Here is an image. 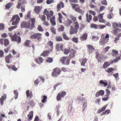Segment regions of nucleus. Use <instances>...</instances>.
Here are the masks:
<instances>
[{
    "label": "nucleus",
    "instance_id": "obj_34",
    "mask_svg": "<svg viewBox=\"0 0 121 121\" xmlns=\"http://www.w3.org/2000/svg\"><path fill=\"white\" fill-rule=\"evenodd\" d=\"M82 61L81 63V65L85 66V64L86 62L87 59L86 58H82Z\"/></svg>",
    "mask_w": 121,
    "mask_h": 121
},
{
    "label": "nucleus",
    "instance_id": "obj_62",
    "mask_svg": "<svg viewBox=\"0 0 121 121\" xmlns=\"http://www.w3.org/2000/svg\"><path fill=\"white\" fill-rule=\"evenodd\" d=\"M11 68H12V69L14 71H15L17 70V68H16L15 65H13L12 66Z\"/></svg>",
    "mask_w": 121,
    "mask_h": 121
},
{
    "label": "nucleus",
    "instance_id": "obj_52",
    "mask_svg": "<svg viewBox=\"0 0 121 121\" xmlns=\"http://www.w3.org/2000/svg\"><path fill=\"white\" fill-rule=\"evenodd\" d=\"M11 4L10 3H9L7 4L5 6V7L7 9L11 7Z\"/></svg>",
    "mask_w": 121,
    "mask_h": 121
},
{
    "label": "nucleus",
    "instance_id": "obj_50",
    "mask_svg": "<svg viewBox=\"0 0 121 121\" xmlns=\"http://www.w3.org/2000/svg\"><path fill=\"white\" fill-rule=\"evenodd\" d=\"M99 21L100 22H102L104 23H105L106 22V20L103 18L99 19Z\"/></svg>",
    "mask_w": 121,
    "mask_h": 121
},
{
    "label": "nucleus",
    "instance_id": "obj_20",
    "mask_svg": "<svg viewBox=\"0 0 121 121\" xmlns=\"http://www.w3.org/2000/svg\"><path fill=\"white\" fill-rule=\"evenodd\" d=\"M121 31V29L117 28H115L113 31V33L115 35L118 34Z\"/></svg>",
    "mask_w": 121,
    "mask_h": 121
},
{
    "label": "nucleus",
    "instance_id": "obj_58",
    "mask_svg": "<svg viewBox=\"0 0 121 121\" xmlns=\"http://www.w3.org/2000/svg\"><path fill=\"white\" fill-rule=\"evenodd\" d=\"M87 105L86 103H84L83 105V110L84 111L85 108L86 107Z\"/></svg>",
    "mask_w": 121,
    "mask_h": 121
},
{
    "label": "nucleus",
    "instance_id": "obj_51",
    "mask_svg": "<svg viewBox=\"0 0 121 121\" xmlns=\"http://www.w3.org/2000/svg\"><path fill=\"white\" fill-rule=\"evenodd\" d=\"M4 52L2 50H0V57L1 58L4 56Z\"/></svg>",
    "mask_w": 121,
    "mask_h": 121
},
{
    "label": "nucleus",
    "instance_id": "obj_32",
    "mask_svg": "<svg viewBox=\"0 0 121 121\" xmlns=\"http://www.w3.org/2000/svg\"><path fill=\"white\" fill-rule=\"evenodd\" d=\"M90 27L91 28L97 29L98 28V26L97 25L92 23L90 25Z\"/></svg>",
    "mask_w": 121,
    "mask_h": 121
},
{
    "label": "nucleus",
    "instance_id": "obj_43",
    "mask_svg": "<svg viewBox=\"0 0 121 121\" xmlns=\"http://www.w3.org/2000/svg\"><path fill=\"white\" fill-rule=\"evenodd\" d=\"M99 83L101 84H104V86H106L108 84L107 83L104 82V81L102 80L100 81Z\"/></svg>",
    "mask_w": 121,
    "mask_h": 121
},
{
    "label": "nucleus",
    "instance_id": "obj_2",
    "mask_svg": "<svg viewBox=\"0 0 121 121\" xmlns=\"http://www.w3.org/2000/svg\"><path fill=\"white\" fill-rule=\"evenodd\" d=\"M74 24V29H73V26H70V34L71 35L77 33L78 32V30L79 28V25L77 22H75Z\"/></svg>",
    "mask_w": 121,
    "mask_h": 121
},
{
    "label": "nucleus",
    "instance_id": "obj_25",
    "mask_svg": "<svg viewBox=\"0 0 121 121\" xmlns=\"http://www.w3.org/2000/svg\"><path fill=\"white\" fill-rule=\"evenodd\" d=\"M56 47L57 49L58 50H61L62 51L63 50L62 49V48H63V46L62 44H57L56 45Z\"/></svg>",
    "mask_w": 121,
    "mask_h": 121
},
{
    "label": "nucleus",
    "instance_id": "obj_5",
    "mask_svg": "<svg viewBox=\"0 0 121 121\" xmlns=\"http://www.w3.org/2000/svg\"><path fill=\"white\" fill-rule=\"evenodd\" d=\"M20 18L17 15H16L13 16L12 17L11 21H13L12 24L13 25H17L20 21Z\"/></svg>",
    "mask_w": 121,
    "mask_h": 121
},
{
    "label": "nucleus",
    "instance_id": "obj_41",
    "mask_svg": "<svg viewBox=\"0 0 121 121\" xmlns=\"http://www.w3.org/2000/svg\"><path fill=\"white\" fill-rule=\"evenodd\" d=\"M64 29V27L63 25H61L60 27L58 29L59 31H63Z\"/></svg>",
    "mask_w": 121,
    "mask_h": 121
},
{
    "label": "nucleus",
    "instance_id": "obj_28",
    "mask_svg": "<svg viewBox=\"0 0 121 121\" xmlns=\"http://www.w3.org/2000/svg\"><path fill=\"white\" fill-rule=\"evenodd\" d=\"M26 94L27 98H28L29 97H30V98H31L32 97V93L31 92H30L29 90H27L26 92Z\"/></svg>",
    "mask_w": 121,
    "mask_h": 121
},
{
    "label": "nucleus",
    "instance_id": "obj_16",
    "mask_svg": "<svg viewBox=\"0 0 121 121\" xmlns=\"http://www.w3.org/2000/svg\"><path fill=\"white\" fill-rule=\"evenodd\" d=\"M104 91L102 90H100L98 91L96 93L95 95L96 97H98L100 95L102 96L104 94Z\"/></svg>",
    "mask_w": 121,
    "mask_h": 121
},
{
    "label": "nucleus",
    "instance_id": "obj_17",
    "mask_svg": "<svg viewBox=\"0 0 121 121\" xmlns=\"http://www.w3.org/2000/svg\"><path fill=\"white\" fill-rule=\"evenodd\" d=\"M7 98L6 95L5 94H3L1 96V97L0 98V102L1 105H2L3 104L4 101Z\"/></svg>",
    "mask_w": 121,
    "mask_h": 121
},
{
    "label": "nucleus",
    "instance_id": "obj_56",
    "mask_svg": "<svg viewBox=\"0 0 121 121\" xmlns=\"http://www.w3.org/2000/svg\"><path fill=\"white\" fill-rule=\"evenodd\" d=\"M51 30L52 32L54 34H55L56 33V30L53 27H52L51 28Z\"/></svg>",
    "mask_w": 121,
    "mask_h": 121
},
{
    "label": "nucleus",
    "instance_id": "obj_3",
    "mask_svg": "<svg viewBox=\"0 0 121 121\" xmlns=\"http://www.w3.org/2000/svg\"><path fill=\"white\" fill-rule=\"evenodd\" d=\"M120 58V57L117 56L115 59H114L113 60L110 61L109 62L108 61L105 62L103 65V68L104 69L107 68L110 65L112 64L114 62H116Z\"/></svg>",
    "mask_w": 121,
    "mask_h": 121
},
{
    "label": "nucleus",
    "instance_id": "obj_29",
    "mask_svg": "<svg viewBox=\"0 0 121 121\" xmlns=\"http://www.w3.org/2000/svg\"><path fill=\"white\" fill-rule=\"evenodd\" d=\"M43 99L42 100V103H43L46 102L47 100V97L46 95H43L42 96Z\"/></svg>",
    "mask_w": 121,
    "mask_h": 121
},
{
    "label": "nucleus",
    "instance_id": "obj_35",
    "mask_svg": "<svg viewBox=\"0 0 121 121\" xmlns=\"http://www.w3.org/2000/svg\"><path fill=\"white\" fill-rule=\"evenodd\" d=\"M121 36V32L116 37L114 40L115 43H116L117 41L119 39V37Z\"/></svg>",
    "mask_w": 121,
    "mask_h": 121
},
{
    "label": "nucleus",
    "instance_id": "obj_49",
    "mask_svg": "<svg viewBox=\"0 0 121 121\" xmlns=\"http://www.w3.org/2000/svg\"><path fill=\"white\" fill-rule=\"evenodd\" d=\"M50 21L51 23V24L52 26H54L56 25V22L54 20L50 19Z\"/></svg>",
    "mask_w": 121,
    "mask_h": 121
},
{
    "label": "nucleus",
    "instance_id": "obj_55",
    "mask_svg": "<svg viewBox=\"0 0 121 121\" xmlns=\"http://www.w3.org/2000/svg\"><path fill=\"white\" fill-rule=\"evenodd\" d=\"M88 12L90 13L93 15V16H95V13L94 11L91 10H89V11Z\"/></svg>",
    "mask_w": 121,
    "mask_h": 121
},
{
    "label": "nucleus",
    "instance_id": "obj_26",
    "mask_svg": "<svg viewBox=\"0 0 121 121\" xmlns=\"http://www.w3.org/2000/svg\"><path fill=\"white\" fill-rule=\"evenodd\" d=\"M107 106L106 105L102 107L100 109L97 111V112L98 113H100L104 111L106 109Z\"/></svg>",
    "mask_w": 121,
    "mask_h": 121
},
{
    "label": "nucleus",
    "instance_id": "obj_44",
    "mask_svg": "<svg viewBox=\"0 0 121 121\" xmlns=\"http://www.w3.org/2000/svg\"><path fill=\"white\" fill-rule=\"evenodd\" d=\"M64 39L65 40H69V38H68L65 33H63L62 35Z\"/></svg>",
    "mask_w": 121,
    "mask_h": 121
},
{
    "label": "nucleus",
    "instance_id": "obj_9",
    "mask_svg": "<svg viewBox=\"0 0 121 121\" xmlns=\"http://www.w3.org/2000/svg\"><path fill=\"white\" fill-rule=\"evenodd\" d=\"M44 13L47 15L48 19H49L53 15L52 11H50L49 12L47 9H45L44 10Z\"/></svg>",
    "mask_w": 121,
    "mask_h": 121
},
{
    "label": "nucleus",
    "instance_id": "obj_40",
    "mask_svg": "<svg viewBox=\"0 0 121 121\" xmlns=\"http://www.w3.org/2000/svg\"><path fill=\"white\" fill-rule=\"evenodd\" d=\"M70 52V50L69 49H67L65 48L64 49V53L65 54H68Z\"/></svg>",
    "mask_w": 121,
    "mask_h": 121
},
{
    "label": "nucleus",
    "instance_id": "obj_60",
    "mask_svg": "<svg viewBox=\"0 0 121 121\" xmlns=\"http://www.w3.org/2000/svg\"><path fill=\"white\" fill-rule=\"evenodd\" d=\"M4 25L2 24H0V30H2L4 29Z\"/></svg>",
    "mask_w": 121,
    "mask_h": 121
},
{
    "label": "nucleus",
    "instance_id": "obj_14",
    "mask_svg": "<svg viewBox=\"0 0 121 121\" xmlns=\"http://www.w3.org/2000/svg\"><path fill=\"white\" fill-rule=\"evenodd\" d=\"M35 61L38 64H40L42 63L43 61V60L41 57H39L35 59Z\"/></svg>",
    "mask_w": 121,
    "mask_h": 121
},
{
    "label": "nucleus",
    "instance_id": "obj_15",
    "mask_svg": "<svg viewBox=\"0 0 121 121\" xmlns=\"http://www.w3.org/2000/svg\"><path fill=\"white\" fill-rule=\"evenodd\" d=\"M72 5L73 8L75 9V11L78 12L80 11L81 9H80L79 7L78 6V4H72Z\"/></svg>",
    "mask_w": 121,
    "mask_h": 121
},
{
    "label": "nucleus",
    "instance_id": "obj_13",
    "mask_svg": "<svg viewBox=\"0 0 121 121\" xmlns=\"http://www.w3.org/2000/svg\"><path fill=\"white\" fill-rule=\"evenodd\" d=\"M108 39L106 40L105 39L102 38L99 41V44L101 45H104L108 41Z\"/></svg>",
    "mask_w": 121,
    "mask_h": 121
},
{
    "label": "nucleus",
    "instance_id": "obj_36",
    "mask_svg": "<svg viewBox=\"0 0 121 121\" xmlns=\"http://www.w3.org/2000/svg\"><path fill=\"white\" fill-rule=\"evenodd\" d=\"M53 61V59L50 57H48L46 60V62L51 63Z\"/></svg>",
    "mask_w": 121,
    "mask_h": 121
},
{
    "label": "nucleus",
    "instance_id": "obj_64",
    "mask_svg": "<svg viewBox=\"0 0 121 121\" xmlns=\"http://www.w3.org/2000/svg\"><path fill=\"white\" fill-rule=\"evenodd\" d=\"M99 29H102L105 27L106 26L104 25H99Z\"/></svg>",
    "mask_w": 121,
    "mask_h": 121
},
{
    "label": "nucleus",
    "instance_id": "obj_11",
    "mask_svg": "<svg viewBox=\"0 0 121 121\" xmlns=\"http://www.w3.org/2000/svg\"><path fill=\"white\" fill-rule=\"evenodd\" d=\"M52 51V50L50 49L48 50H46L43 51L41 54V56H48L50 52Z\"/></svg>",
    "mask_w": 121,
    "mask_h": 121
},
{
    "label": "nucleus",
    "instance_id": "obj_8",
    "mask_svg": "<svg viewBox=\"0 0 121 121\" xmlns=\"http://www.w3.org/2000/svg\"><path fill=\"white\" fill-rule=\"evenodd\" d=\"M42 34L39 33H35L31 35L30 38L40 40L41 38Z\"/></svg>",
    "mask_w": 121,
    "mask_h": 121
},
{
    "label": "nucleus",
    "instance_id": "obj_10",
    "mask_svg": "<svg viewBox=\"0 0 121 121\" xmlns=\"http://www.w3.org/2000/svg\"><path fill=\"white\" fill-rule=\"evenodd\" d=\"M66 95V92L64 91H62L58 94L57 96L56 99L58 101L60 100L61 97H63Z\"/></svg>",
    "mask_w": 121,
    "mask_h": 121
},
{
    "label": "nucleus",
    "instance_id": "obj_39",
    "mask_svg": "<svg viewBox=\"0 0 121 121\" xmlns=\"http://www.w3.org/2000/svg\"><path fill=\"white\" fill-rule=\"evenodd\" d=\"M87 46L88 49L89 50L93 51L95 49L91 45H88Z\"/></svg>",
    "mask_w": 121,
    "mask_h": 121
},
{
    "label": "nucleus",
    "instance_id": "obj_61",
    "mask_svg": "<svg viewBox=\"0 0 121 121\" xmlns=\"http://www.w3.org/2000/svg\"><path fill=\"white\" fill-rule=\"evenodd\" d=\"M56 41H59L62 40L61 37H57L56 38Z\"/></svg>",
    "mask_w": 121,
    "mask_h": 121
},
{
    "label": "nucleus",
    "instance_id": "obj_23",
    "mask_svg": "<svg viewBox=\"0 0 121 121\" xmlns=\"http://www.w3.org/2000/svg\"><path fill=\"white\" fill-rule=\"evenodd\" d=\"M64 4L62 2H60V3L58 4L57 6V8L58 10H59L61 8H63L64 7Z\"/></svg>",
    "mask_w": 121,
    "mask_h": 121
},
{
    "label": "nucleus",
    "instance_id": "obj_47",
    "mask_svg": "<svg viewBox=\"0 0 121 121\" xmlns=\"http://www.w3.org/2000/svg\"><path fill=\"white\" fill-rule=\"evenodd\" d=\"M106 96L107 97H109V95L110 94V91L108 89L106 90Z\"/></svg>",
    "mask_w": 121,
    "mask_h": 121
},
{
    "label": "nucleus",
    "instance_id": "obj_59",
    "mask_svg": "<svg viewBox=\"0 0 121 121\" xmlns=\"http://www.w3.org/2000/svg\"><path fill=\"white\" fill-rule=\"evenodd\" d=\"M104 13H100L98 15V17L99 19L102 18H103V15Z\"/></svg>",
    "mask_w": 121,
    "mask_h": 121
},
{
    "label": "nucleus",
    "instance_id": "obj_31",
    "mask_svg": "<svg viewBox=\"0 0 121 121\" xmlns=\"http://www.w3.org/2000/svg\"><path fill=\"white\" fill-rule=\"evenodd\" d=\"M110 112V110L109 109L106 110L104 112H103L100 115H104L108 114Z\"/></svg>",
    "mask_w": 121,
    "mask_h": 121
},
{
    "label": "nucleus",
    "instance_id": "obj_42",
    "mask_svg": "<svg viewBox=\"0 0 121 121\" xmlns=\"http://www.w3.org/2000/svg\"><path fill=\"white\" fill-rule=\"evenodd\" d=\"M72 41L74 42L77 43L78 42V38L77 37H74L72 39Z\"/></svg>",
    "mask_w": 121,
    "mask_h": 121
},
{
    "label": "nucleus",
    "instance_id": "obj_6",
    "mask_svg": "<svg viewBox=\"0 0 121 121\" xmlns=\"http://www.w3.org/2000/svg\"><path fill=\"white\" fill-rule=\"evenodd\" d=\"M61 72L59 68H55L53 69L52 73V76L54 77H57L60 74Z\"/></svg>",
    "mask_w": 121,
    "mask_h": 121
},
{
    "label": "nucleus",
    "instance_id": "obj_37",
    "mask_svg": "<svg viewBox=\"0 0 121 121\" xmlns=\"http://www.w3.org/2000/svg\"><path fill=\"white\" fill-rule=\"evenodd\" d=\"M47 44L50 46L51 48V49L52 50V49L53 46V43L51 41H49L47 43Z\"/></svg>",
    "mask_w": 121,
    "mask_h": 121
},
{
    "label": "nucleus",
    "instance_id": "obj_54",
    "mask_svg": "<svg viewBox=\"0 0 121 121\" xmlns=\"http://www.w3.org/2000/svg\"><path fill=\"white\" fill-rule=\"evenodd\" d=\"M112 52V55L113 56H116L118 53L117 51L116 50H113Z\"/></svg>",
    "mask_w": 121,
    "mask_h": 121
},
{
    "label": "nucleus",
    "instance_id": "obj_19",
    "mask_svg": "<svg viewBox=\"0 0 121 121\" xmlns=\"http://www.w3.org/2000/svg\"><path fill=\"white\" fill-rule=\"evenodd\" d=\"M87 34L86 33H84L80 38V39L82 41L86 40L87 38Z\"/></svg>",
    "mask_w": 121,
    "mask_h": 121
},
{
    "label": "nucleus",
    "instance_id": "obj_33",
    "mask_svg": "<svg viewBox=\"0 0 121 121\" xmlns=\"http://www.w3.org/2000/svg\"><path fill=\"white\" fill-rule=\"evenodd\" d=\"M114 69L112 68H108L105 71L108 73H110L114 70Z\"/></svg>",
    "mask_w": 121,
    "mask_h": 121
},
{
    "label": "nucleus",
    "instance_id": "obj_57",
    "mask_svg": "<svg viewBox=\"0 0 121 121\" xmlns=\"http://www.w3.org/2000/svg\"><path fill=\"white\" fill-rule=\"evenodd\" d=\"M105 8V7L104 6H101L99 10V12H101L103 10H104Z\"/></svg>",
    "mask_w": 121,
    "mask_h": 121
},
{
    "label": "nucleus",
    "instance_id": "obj_38",
    "mask_svg": "<svg viewBox=\"0 0 121 121\" xmlns=\"http://www.w3.org/2000/svg\"><path fill=\"white\" fill-rule=\"evenodd\" d=\"M39 17L43 21H45L46 17L45 16L39 15Z\"/></svg>",
    "mask_w": 121,
    "mask_h": 121
},
{
    "label": "nucleus",
    "instance_id": "obj_48",
    "mask_svg": "<svg viewBox=\"0 0 121 121\" xmlns=\"http://www.w3.org/2000/svg\"><path fill=\"white\" fill-rule=\"evenodd\" d=\"M17 27V25H14L13 26H12L9 28V31H11L12 30L16 28Z\"/></svg>",
    "mask_w": 121,
    "mask_h": 121
},
{
    "label": "nucleus",
    "instance_id": "obj_1",
    "mask_svg": "<svg viewBox=\"0 0 121 121\" xmlns=\"http://www.w3.org/2000/svg\"><path fill=\"white\" fill-rule=\"evenodd\" d=\"M30 21L31 22V24L29 22H23L21 24V28H29L30 29H32L34 27V24L35 23V19L34 18H32L30 19Z\"/></svg>",
    "mask_w": 121,
    "mask_h": 121
},
{
    "label": "nucleus",
    "instance_id": "obj_53",
    "mask_svg": "<svg viewBox=\"0 0 121 121\" xmlns=\"http://www.w3.org/2000/svg\"><path fill=\"white\" fill-rule=\"evenodd\" d=\"M53 2V0H47L46 1V3L48 4H51Z\"/></svg>",
    "mask_w": 121,
    "mask_h": 121
},
{
    "label": "nucleus",
    "instance_id": "obj_24",
    "mask_svg": "<svg viewBox=\"0 0 121 121\" xmlns=\"http://www.w3.org/2000/svg\"><path fill=\"white\" fill-rule=\"evenodd\" d=\"M86 21L88 22H90V21L92 19V16L91 14L88 15V13H87L86 14Z\"/></svg>",
    "mask_w": 121,
    "mask_h": 121
},
{
    "label": "nucleus",
    "instance_id": "obj_27",
    "mask_svg": "<svg viewBox=\"0 0 121 121\" xmlns=\"http://www.w3.org/2000/svg\"><path fill=\"white\" fill-rule=\"evenodd\" d=\"M30 41L29 40H26L24 43V45L26 47H30Z\"/></svg>",
    "mask_w": 121,
    "mask_h": 121
},
{
    "label": "nucleus",
    "instance_id": "obj_45",
    "mask_svg": "<svg viewBox=\"0 0 121 121\" xmlns=\"http://www.w3.org/2000/svg\"><path fill=\"white\" fill-rule=\"evenodd\" d=\"M37 29L38 30L40 31H43L44 30L41 26L40 25L38 26Z\"/></svg>",
    "mask_w": 121,
    "mask_h": 121
},
{
    "label": "nucleus",
    "instance_id": "obj_30",
    "mask_svg": "<svg viewBox=\"0 0 121 121\" xmlns=\"http://www.w3.org/2000/svg\"><path fill=\"white\" fill-rule=\"evenodd\" d=\"M72 21L68 19L66 21V25L67 26H69L72 23Z\"/></svg>",
    "mask_w": 121,
    "mask_h": 121
},
{
    "label": "nucleus",
    "instance_id": "obj_46",
    "mask_svg": "<svg viewBox=\"0 0 121 121\" xmlns=\"http://www.w3.org/2000/svg\"><path fill=\"white\" fill-rule=\"evenodd\" d=\"M9 42L7 39H6L4 40V44L5 46H7L9 45Z\"/></svg>",
    "mask_w": 121,
    "mask_h": 121
},
{
    "label": "nucleus",
    "instance_id": "obj_4",
    "mask_svg": "<svg viewBox=\"0 0 121 121\" xmlns=\"http://www.w3.org/2000/svg\"><path fill=\"white\" fill-rule=\"evenodd\" d=\"M9 34L13 41H17L18 43H19L21 42V38L20 37L17 36L16 33H15L13 35L12 33H9Z\"/></svg>",
    "mask_w": 121,
    "mask_h": 121
},
{
    "label": "nucleus",
    "instance_id": "obj_12",
    "mask_svg": "<svg viewBox=\"0 0 121 121\" xmlns=\"http://www.w3.org/2000/svg\"><path fill=\"white\" fill-rule=\"evenodd\" d=\"M70 53L69 55V59H70L74 57L75 54L76 53V51L74 50L73 49H71L70 50Z\"/></svg>",
    "mask_w": 121,
    "mask_h": 121
},
{
    "label": "nucleus",
    "instance_id": "obj_21",
    "mask_svg": "<svg viewBox=\"0 0 121 121\" xmlns=\"http://www.w3.org/2000/svg\"><path fill=\"white\" fill-rule=\"evenodd\" d=\"M41 8L39 6H35L34 9V11L36 13H39L40 12Z\"/></svg>",
    "mask_w": 121,
    "mask_h": 121
},
{
    "label": "nucleus",
    "instance_id": "obj_7",
    "mask_svg": "<svg viewBox=\"0 0 121 121\" xmlns=\"http://www.w3.org/2000/svg\"><path fill=\"white\" fill-rule=\"evenodd\" d=\"M60 61L63 64L69 65V64L70 60L68 59V57L64 56L60 59Z\"/></svg>",
    "mask_w": 121,
    "mask_h": 121
},
{
    "label": "nucleus",
    "instance_id": "obj_18",
    "mask_svg": "<svg viewBox=\"0 0 121 121\" xmlns=\"http://www.w3.org/2000/svg\"><path fill=\"white\" fill-rule=\"evenodd\" d=\"M112 25L114 28H116L117 27L121 28V24L119 23H118L117 22H114L112 23Z\"/></svg>",
    "mask_w": 121,
    "mask_h": 121
},
{
    "label": "nucleus",
    "instance_id": "obj_63",
    "mask_svg": "<svg viewBox=\"0 0 121 121\" xmlns=\"http://www.w3.org/2000/svg\"><path fill=\"white\" fill-rule=\"evenodd\" d=\"M101 3L105 5H106L107 4V3L106 0H104L103 1H102Z\"/></svg>",
    "mask_w": 121,
    "mask_h": 121
},
{
    "label": "nucleus",
    "instance_id": "obj_22",
    "mask_svg": "<svg viewBox=\"0 0 121 121\" xmlns=\"http://www.w3.org/2000/svg\"><path fill=\"white\" fill-rule=\"evenodd\" d=\"M13 56L11 54H9L5 58V60L6 62L8 63H9V59L13 57Z\"/></svg>",
    "mask_w": 121,
    "mask_h": 121
}]
</instances>
